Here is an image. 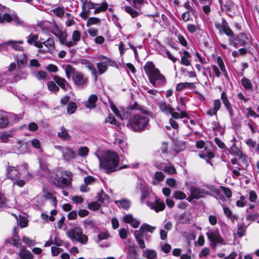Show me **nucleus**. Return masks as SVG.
<instances>
[{
    "label": "nucleus",
    "instance_id": "1",
    "mask_svg": "<svg viewBox=\"0 0 259 259\" xmlns=\"http://www.w3.org/2000/svg\"><path fill=\"white\" fill-rule=\"evenodd\" d=\"M150 112L144 110L143 112L134 114L129 118L127 126L136 132H142L148 128L149 118L147 115Z\"/></svg>",
    "mask_w": 259,
    "mask_h": 259
},
{
    "label": "nucleus",
    "instance_id": "2",
    "mask_svg": "<svg viewBox=\"0 0 259 259\" xmlns=\"http://www.w3.org/2000/svg\"><path fill=\"white\" fill-rule=\"evenodd\" d=\"M144 71L147 74L149 82L155 88H158L165 82L164 76L156 68L152 62L149 61L144 66Z\"/></svg>",
    "mask_w": 259,
    "mask_h": 259
},
{
    "label": "nucleus",
    "instance_id": "3",
    "mask_svg": "<svg viewBox=\"0 0 259 259\" xmlns=\"http://www.w3.org/2000/svg\"><path fill=\"white\" fill-rule=\"evenodd\" d=\"M95 155L99 159L104 169L111 171L116 170L119 162V157L116 152L110 150L107 151L104 154L102 161H101L100 156L97 153H95Z\"/></svg>",
    "mask_w": 259,
    "mask_h": 259
},
{
    "label": "nucleus",
    "instance_id": "4",
    "mask_svg": "<svg viewBox=\"0 0 259 259\" xmlns=\"http://www.w3.org/2000/svg\"><path fill=\"white\" fill-rule=\"evenodd\" d=\"M72 176V173L69 171L58 170L56 171L53 182L56 186L64 188L71 185Z\"/></svg>",
    "mask_w": 259,
    "mask_h": 259
},
{
    "label": "nucleus",
    "instance_id": "5",
    "mask_svg": "<svg viewBox=\"0 0 259 259\" xmlns=\"http://www.w3.org/2000/svg\"><path fill=\"white\" fill-rule=\"evenodd\" d=\"M156 227L152 226L148 224L144 223L142 224L139 230H137L134 232V236L137 242L141 249L145 248V244L144 240V235L145 232L153 233Z\"/></svg>",
    "mask_w": 259,
    "mask_h": 259
},
{
    "label": "nucleus",
    "instance_id": "6",
    "mask_svg": "<svg viewBox=\"0 0 259 259\" xmlns=\"http://www.w3.org/2000/svg\"><path fill=\"white\" fill-rule=\"evenodd\" d=\"M23 114H15L1 110V127H6L17 122L22 119Z\"/></svg>",
    "mask_w": 259,
    "mask_h": 259
},
{
    "label": "nucleus",
    "instance_id": "7",
    "mask_svg": "<svg viewBox=\"0 0 259 259\" xmlns=\"http://www.w3.org/2000/svg\"><path fill=\"white\" fill-rule=\"evenodd\" d=\"M190 195L187 200L191 202L193 199H199L205 195L211 196V193L205 189L198 186H191L190 188Z\"/></svg>",
    "mask_w": 259,
    "mask_h": 259
},
{
    "label": "nucleus",
    "instance_id": "8",
    "mask_svg": "<svg viewBox=\"0 0 259 259\" xmlns=\"http://www.w3.org/2000/svg\"><path fill=\"white\" fill-rule=\"evenodd\" d=\"M230 44L235 48L240 47H246L249 45L250 41L247 34L240 33L229 38Z\"/></svg>",
    "mask_w": 259,
    "mask_h": 259
},
{
    "label": "nucleus",
    "instance_id": "9",
    "mask_svg": "<svg viewBox=\"0 0 259 259\" xmlns=\"http://www.w3.org/2000/svg\"><path fill=\"white\" fill-rule=\"evenodd\" d=\"M68 236L72 240H75L81 244H85L88 241V237L83 234L82 230L79 227L70 230L68 232Z\"/></svg>",
    "mask_w": 259,
    "mask_h": 259
},
{
    "label": "nucleus",
    "instance_id": "10",
    "mask_svg": "<svg viewBox=\"0 0 259 259\" xmlns=\"http://www.w3.org/2000/svg\"><path fill=\"white\" fill-rule=\"evenodd\" d=\"M99 59L100 62L97 63L99 75H102L107 70L108 65L111 66L116 65V63L115 61L103 55L100 56Z\"/></svg>",
    "mask_w": 259,
    "mask_h": 259
},
{
    "label": "nucleus",
    "instance_id": "11",
    "mask_svg": "<svg viewBox=\"0 0 259 259\" xmlns=\"http://www.w3.org/2000/svg\"><path fill=\"white\" fill-rule=\"evenodd\" d=\"M206 235L211 242V246L215 249L218 244H222L224 239L222 238L218 230H211L206 233Z\"/></svg>",
    "mask_w": 259,
    "mask_h": 259
},
{
    "label": "nucleus",
    "instance_id": "12",
    "mask_svg": "<svg viewBox=\"0 0 259 259\" xmlns=\"http://www.w3.org/2000/svg\"><path fill=\"white\" fill-rule=\"evenodd\" d=\"M42 48L39 49V52L41 54L47 53L52 54L55 50V42L52 38H49L46 40L41 39Z\"/></svg>",
    "mask_w": 259,
    "mask_h": 259
},
{
    "label": "nucleus",
    "instance_id": "13",
    "mask_svg": "<svg viewBox=\"0 0 259 259\" xmlns=\"http://www.w3.org/2000/svg\"><path fill=\"white\" fill-rule=\"evenodd\" d=\"M53 34L59 39L61 45H65L68 48L74 46V42L67 40L68 34L65 31H62L59 28H57L53 32Z\"/></svg>",
    "mask_w": 259,
    "mask_h": 259
},
{
    "label": "nucleus",
    "instance_id": "14",
    "mask_svg": "<svg viewBox=\"0 0 259 259\" xmlns=\"http://www.w3.org/2000/svg\"><path fill=\"white\" fill-rule=\"evenodd\" d=\"M72 80L76 85L81 88H85L88 84V77L79 71L76 72L74 74L72 77Z\"/></svg>",
    "mask_w": 259,
    "mask_h": 259
},
{
    "label": "nucleus",
    "instance_id": "15",
    "mask_svg": "<svg viewBox=\"0 0 259 259\" xmlns=\"http://www.w3.org/2000/svg\"><path fill=\"white\" fill-rule=\"evenodd\" d=\"M59 149H61L62 158L65 162H69L76 158L77 154L71 147L69 146L60 147Z\"/></svg>",
    "mask_w": 259,
    "mask_h": 259
},
{
    "label": "nucleus",
    "instance_id": "16",
    "mask_svg": "<svg viewBox=\"0 0 259 259\" xmlns=\"http://www.w3.org/2000/svg\"><path fill=\"white\" fill-rule=\"evenodd\" d=\"M97 3H92L91 1L86 4L82 8V12L79 14V16L83 20H86L90 15V10L95 9Z\"/></svg>",
    "mask_w": 259,
    "mask_h": 259
},
{
    "label": "nucleus",
    "instance_id": "17",
    "mask_svg": "<svg viewBox=\"0 0 259 259\" xmlns=\"http://www.w3.org/2000/svg\"><path fill=\"white\" fill-rule=\"evenodd\" d=\"M14 58L17 61L19 68H24L27 62V57L23 52L14 55Z\"/></svg>",
    "mask_w": 259,
    "mask_h": 259
},
{
    "label": "nucleus",
    "instance_id": "18",
    "mask_svg": "<svg viewBox=\"0 0 259 259\" xmlns=\"http://www.w3.org/2000/svg\"><path fill=\"white\" fill-rule=\"evenodd\" d=\"M41 38L38 40V35L33 33H31L27 37V42L29 45H33L35 47L38 49L42 48Z\"/></svg>",
    "mask_w": 259,
    "mask_h": 259
},
{
    "label": "nucleus",
    "instance_id": "19",
    "mask_svg": "<svg viewBox=\"0 0 259 259\" xmlns=\"http://www.w3.org/2000/svg\"><path fill=\"white\" fill-rule=\"evenodd\" d=\"M6 176L8 179L14 181L20 178V173L16 167L8 166L6 169Z\"/></svg>",
    "mask_w": 259,
    "mask_h": 259
},
{
    "label": "nucleus",
    "instance_id": "20",
    "mask_svg": "<svg viewBox=\"0 0 259 259\" xmlns=\"http://www.w3.org/2000/svg\"><path fill=\"white\" fill-rule=\"evenodd\" d=\"M238 157H239L238 163V166H237L236 168H238V170L245 169L250 163L249 157L245 155H243V153Z\"/></svg>",
    "mask_w": 259,
    "mask_h": 259
},
{
    "label": "nucleus",
    "instance_id": "21",
    "mask_svg": "<svg viewBox=\"0 0 259 259\" xmlns=\"http://www.w3.org/2000/svg\"><path fill=\"white\" fill-rule=\"evenodd\" d=\"M147 205L150 207L152 209H154L156 212L164 210L165 208L164 202L156 198L154 203L148 201Z\"/></svg>",
    "mask_w": 259,
    "mask_h": 259
},
{
    "label": "nucleus",
    "instance_id": "22",
    "mask_svg": "<svg viewBox=\"0 0 259 259\" xmlns=\"http://www.w3.org/2000/svg\"><path fill=\"white\" fill-rule=\"evenodd\" d=\"M79 62L91 71L92 75L94 76L96 79L97 77V72L95 66L89 60L84 59H80Z\"/></svg>",
    "mask_w": 259,
    "mask_h": 259
},
{
    "label": "nucleus",
    "instance_id": "23",
    "mask_svg": "<svg viewBox=\"0 0 259 259\" xmlns=\"http://www.w3.org/2000/svg\"><path fill=\"white\" fill-rule=\"evenodd\" d=\"M221 106V102L220 99H216L213 102V107L210 108L207 112L206 114L209 116L216 115L217 112L220 110Z\"/></svg>",
    "mask_w": 259,
    "mask_h": 259
},
{
    "label": "nucleus",
    "instance_id": "24",
    "mask_svg": "<svg viewBox=\"0 0 259 259\" xmlns=\"http://www.w3.org/2000/svg\"><path fill=\"white\" fill-rule=\"evenodd\" d=\"M142 255L147 259H158V255L156 251L152 249L143 250Z\"/></svg>",
    "mask_w": 259,
    "mask_h": 259
},
{
    "label": "nucleus",
    "instance_id": "25",
    "mask_svg": "<svg viewBox=\"0 0 259 259\" xmlns=\"http://www.w3.org/2000/svg\"><path fill=\"white\" fill-rule=\"evenodd\" d=\"M6 46H11L13 49L16 51H19L21 52H23L24 51L23 47L18 45L16 42V41L11 40L1 43V49Z\"/></svg>",
    "mask_w": 259,
    "mask_h": 259
},
{
    "label": "nucleus",
    "instance_id": "26",
    "mask_svg": "<svg viewBox=\"0 0 259 259\" xmlns=\"http://www.w3.org/2000/svg\"><path fill=\"white\" fill-rule=\"evenodd\" d=\"M53 79L62 89L65 91L67 90L68 83L65 79L59 76H54Z\"/></svg>",
    "mask_w": 259,
    "mask_h": 259
},
{
    "label": "nucleus",
    "instance_id": "27",
    "mask_svg": "<svg viewBox=\"0 0 259 259\" xmlns=\"http://www.w3.org/2000/svg\"><path fill=\"white\" fill-rule=\"evenodd\" d=\"M124 222L126 223L130 224L134 228H137L140 225V221L136 219H134L132 215L127 214L123 219Z\"/></svg>",
    "mask_w": 259,
    "mask_h": 259
},
{
    "label": "nucleus",
    "instance_id": "28",
    "mask_svg": "<svg viewBox=\"0 0 259 259\" xmlns=\"http://www.w3.org/2000/svg\"><path fill=\"white\" fill-rule=\"evenodd\" d=\"M97 201L101 205L106 206L109 203V197L104 191L98 194Z\"/></svg>",
    "mask_w": 259,
    "mask_h": 259
},
{
    "label": "nucleus",
    "instance_id": "29",
    "mask_svg": "<svg viewBox=\"0 0 259 259\" xmlns=\"http://www.w3.org/2000/svg\"><path fill=\"white\" fill-rule=\"evenodd\" d=\"M157 106H158L160 110L163 113L168 115L170 112L171 107L167 104L164 101H160L158 102Z\"/></svg>",
    "mask_w": 259,
    "mask_h": 259
},
{
    "label": "nucleus",
    "instance_id": "30",
    "mask_svg": "<svg viewBox=\"0 0 259 259\" xmlns=\"http://www.w3.org/2000/svg\"><path fill=\"white\" fill-rule=\"evenodd\" d=\"M98 99V97L97 95H91L85 104V107L89 109L95 108L96 107V102Z\"/></svg>",
    "mask_w": 259,
    "mask_h": 259
},
{
    "label": "nucleus",
    "instance_id": "31",
    "mask_svg": "<svg viewBox=\"0 0 259 259\" xmlns=\"http://www.w3.org/2000/svg\"><path fill=\"white\" fill-rule=\"evenodd\" d=\"M236 141V138H234L232 139L230 142L232 143V145L230 147V153L236 156H239L241 155L242 153V151L240 150V149L236 146L235 142Z\"/></svg>",
    "mask_w": 259,
    "mask_h": 259
},
{
    "label": "nucleus",
    "instance_id": "32",
    "mask_svg": "<svg viewBox=\"0 0 259 259\" xmlns=\"http://www.w3.org/2000/svg\"><path fill=\"white\" fill-rule=\"evenodd\" d=\"M19 255L21 259H32L33 258V254L23 247L19 251Z\"/></svg>",
    "mask_w": 259,
    "mask_h": 259
},
{
    "label": "nucleus",
    "instance_id": "33",
    "mask_svg": "<svg viewBox=\"0 0 259 259\" xmlns=\"http://www.w3.org/2000/svg\"><path fill=\"white\" fill-rule=\"evenodd\" d=\"M127 257L130 259H136L137 256V247L130 246L127 248Z\"/></svg>",
    "mask_w": 259,
    "mask_h": 259
},
{
    "label": "nucleus",
    "instance_id": "34",
    "mask_svg": "<svg viewBox=\"0 0 259 259\" xmlns=\"http://www.w3.org/2000/svg\"><path fill=\"white\" fill-rule=\"evenodd\" d=\"M58 136L63 141H69L71 140V137L64 127L61 128V132L58 133Z\"/></svg>",
    "mask_w": 259,
    "mask_h": 259
},
{
    "label": "nucleus",
    "instance_id": "35",
    "mask_svg": "<svg viewBox=\"0 0 259 259\" xmlns=\"http://www.w3.org/2000/svg\"><path fill=\"white\" fill-rule=\"evenodd\" d=\"M108 4L106 2H103L101 4L97 3L94 12V14H97L101 12H104L108 9Z\"/></svg>",
    "mask_w": 259,
    "mask_h": 259
},
{
    "label": "nucleus",
    "instance_id": "36",
    "mask_svg": "<svg viewBox=\"0 0 259 259\" xmlns=\"http://www.w3.org/2000/svg\"><path fill=\"white\" fill-rule=\"evenodd\" d=\"M161 52L160 54L162 55L163 57H167L169 60H171L174 63H175L177 58L174 56H173L169 52L168 50H167L165 47H161L160 48Z\"/></svg>",
    "mask_w": 259,
    "mask_h": 259
},
{
    "label": "nucleus",
    "instance_id": "37",
    "mask_svg": "<svg viewBox=\"0 0 259 259\" xmlns=\"http://www.w3.org/2000/svg\"><path fill=\"white\" fill-rule=\"evenodd\" d=\"M44 197L49 199L51 202L52 204L55 206L57 204V201L56 197L54 196V192L52 191H45V190H44Z\"/></svg>",
    "mask_w": 259,
    "mask_h": 259
},
{
    "label": "nucleus",
    "instance_id": "38",
    "mask_svg": "<svg viewBox=\"0 0 259 259\" xmlns=\"http://www.w3.org/2000/svg\"><path fill=\"white\" fill-rule=\"evenodd\" d=\"M186 100V97H181L178 101V106L176 110L179 112H186V106L185 101Z\"/></svg>",
    "mask_w": 259,
    "mask_h": 259
},
{
    "label": "nucleus",
    "instance_id": "39",
    "mask_svg": "<svg viewBox=\"0 0 259 259\" xmlns=\"http://www.w3.org/2000/svg\"><path fill=\"white\" fill-rule=\"evenodd\" d=\"M64 71L67 78L69 79L71 77H73V76L77 72L75 71V68L69 64H68L65 66Z\"/></svg>",
    "mask_w": 259,
    "mask_h": 259
},
{
    "label": "nucleus",
    "instance_id": "40",
    "mask_svg": "<svg viewBox=\"0 0 259 259\" xmlns=\"http://www.w3.org/2000/svg\"><path fill=\"white\" fill-rule=\"evenodd\" d=\"M241 82L245 91L252 90L253 85L250 79L245 77H243L241 80Z\"/></svg>",
    "mask_w": 259,
    "mask_h": 259
},
{
    "label": "nucleus",
    "instance_id": "41",
    "mask_svg": "<svg viewBox=\"0 0 259 259\" xmlns=\"http://www.w3.org/2000/svg\"><path fill=\"white\" fill-rule=\"evenodd\" d=\"M169 114L171 115L172 117L176 119H183L185 116H187V113L186 112H176L175 111V109L173 108L171 109L170 112L169 113Z\"/></svg>",
    "mask_w": 259,
    "mask_h": 259
},
{
    "label": "nucleus",
    "instance_id": "42",
    "mask_svg": "<svg viewBox=\"0 0 259 259\" xmlns=\"http://www.w3.org/2000/svg\"><path fill=\"white\" fill-rule=\"evenodd\" d=\"M28 76L27 73L22 69V68H19L17 73L15 75V80H18L22 79H26Z\"/></svg>",
    "mask_w": 259,
    "mask_h": 259
},
{
    "label": "nucleus",
    "instance_id": "43",
    "mask_svg": "<svg viewBox=\"0 0 259 259\" xmlns=\"http://www.w3.org/2000/svg\"><path fill=\"white\" fill-rule=\"evenodd\" d=\"M116 205H120V206L124 209H127L129 208L131 205L130 201L125 199H122L120 200H116L115 201Z\"/></svg>",
    "mask_w": 259,
    "mask_h": 259
},
{
    "label": "nucleus",
    "instance_id": "44",
    "mask_svg": "<svg viewBox=\"0 0 259 259\" xmlns=\"http://www.w3.org/2000/svg\"><path fill=\"white\" fill-rule=\"evenodd\" d=\"M228 24V22L224 18H222V22L220 23H215L214 24V26L217 29H218L220 32V33H223V31L225 28V25H226Z\"/></svg>",
    "mask_w": 259,
    "mask_h": 259
},
{
    "label": "nucleus",
    "instance_id": "45",
    "mask_svg": "<svg viewBox=\"0 0 259 259\" xmlns=\"http://www.w3.org/2000/svg\"><path fill=\"white\" fill-rule=\"evenodd\" d=\"M32 201L36 206H41L44 203V197L42 195H37L32 199Z\"/></svg>",
    "mask_w": 259,
    "mask_h": 259
},
{
    "label": "nucleus",
    "instance_id": "46",
    "mask_svg": "<svg viewBox=\"0 0 259 259\" xmlns=\"http://www.w3.org/2000/svg\"><path fill=\"white\" fill-rule=\"evenodd\" d=\"M81 38L80 32L78 30H74L72 32V40L71 41L72 42H74V46L76 45V43L79 41Z\"/></svg>",
    "mask_w": 259,
    "mask_h": 259
},
{
    "label": "nucleus",
    "instance_id": "47",
    "mask_svg": "<svg viewBox=\"0 0 259 259\" xmlns=\"http://www.w3.org/2000/svg\"><path fill=\"white\" fill-rule=\"evenodd\" d=\"M124 9L126 12L128 13L133 18H136L139 15V12L133 9L131 6H125Z\"/></svg>",
    "mask_w": 259,
    "mask_h": 259
},
{
    "label": "nucleus",
    "instance_id": "48",
    "mask_svg": "<svg viewBox=\"0 0 259 259\" xmlns=\"http://www.w3.org/2000/svg\"><path fill=\"white\" fill-rule=\"evenodd\" d=\"M223 210L225 214L233 222L237 219V217L232 214L231 210L227 207H224Z\"/></svg>",
    "mask_w": 259,
    "mask_h": 259
},
{
    "label": "nucleus",
    "instance_id": "49",
    "mask_svg": "<svg viewBox=\"0 0 259 259\" xmlns=\"http://www.w3.org/2000/svg\"><path fill=\"white\" fill-rule=\"evenodd\" d=\"M84 226L87 229H95L96 227L95 222L90 219H85L84 221Z\"/></svg>",
    "mask_w": 259,
    "mask_h": 259
},
{
    "label": "nucleus",
    "instance_id": "50",
    "mask_svg": "<svg viewBox=\"0 0 259 259\" xmlns=\"http://www.w3.org/2000/svg\"><path fill=\"white\" fill-rule=\"evenodd\" d=\"M101 23V20L97 17H90L89 18L87 22V26H90L93 25H100Z\"/></svg>",
    "mask_w": 259,
    "mask_h": 259
},
{
    "label": "nucleus",
    "instance_id": "51",
    "mask_svg": "<svg viewBox=\"0 0 259 259\" xmlns=\"http://www.w3.org/2000/svg\"><path fill=\"white\" fill-rule=\"evenodd\" d=\"M13 136L12 132L1 133V142H8L9 138Z\"/></svg>",
    "mask_w": 259,
    "mask_h": 259
},
{
    "label": "nucleus",
    "instance_id": "52",
    "mask_svg": "<svg viewBox=\"0 0 259 259\" xmlns=\"http://www.w3.org/2000/svg\"><path fill=\"white\" fill-rule=\"evenodd\" d=\"M8 242L17 247H19L21 245L20 239L17 236H13L11 239L8 241Z\"/></svg>",
    "mask_w": 259,
    "mask_h": 259
},
{
    "label": "nucleus",
    "instance_id": "53",
    "mask_svg": "<svg viewBox=\"0 0 259 259\" xmlns=\"http://www.w3.org/2000/svg\"><path fill=\"white\" fill-rule=\"evenodd\" d=\"M101 206V204L97 201L88 203V207L92 210L96 211L99 210Z\"/></svg>",
    "mask_w": 259,
    "mask_h": 259
},
{
    "label": "nucleus",
    "instance_id": "54",
    "mask_svg": "<svg viewBox=\"0 0 259 259\" xmlns=\"http://www.w3.org/2000/svg\"><path fill=\"white\" fill-rule=\"evenodd\" d=\"M34 76L38 80L45 79L48 77V74L45 71H39L34 73Z\"/></svg>",
    "mask_w": 259,
    "mask_h": 259
},
{
    "label": "nucleus",
    "instance_id": "55",
    "mask_svg": "<svg viewBox=\"0 0 259 259\" xmlns=\"http://www.w3.org/2000/svg\"><path fill=\"white\" fill-rule=\"evenodd\" d=\"M77 109V106L76 104L73 102H70L67 105V113L69 114H72L74 113Z\"/></svg>",
    "mask_w": 259,
    "mask_h": 259
},
{
    "label": "nucleus",
    "instance_id": "56",
    "mask_svg": "<svg viewBox=\"0 0 259 259\" xmlns=\"http://www.w3.org/2000/svg\"><path fill=\"white\" fill-rule=\"evenodd\" d=\"M14 14L5 13L3 14L2 17L1 16V23L3 22H10L12 21Z\"/></svg>",
    "mask_w": 259,
    "mask_h": 259
},
{
    "label": "nucleus",
    "instance_id": "57",
    "mask_svg": "<svg viewBox=\"0 0 259 259\" xmlns=\"http://www.w3.org/2000/svg\"><path fill=\"white\" fill-rule=\"evenodd\" d=\"M47 84H48V89L50 91L53 92L54 93H57L58 92L59 88L56 85V83L54 81H49L48 82Z\"/></svg>",
    "mask_w": 259,
    "mask_h": 259
},
{
    "label": "nucleus",
    "instance_id": "58",
    "mask_svg": "<svg viewBox=\"0 0 259 259\" xmlns=\"http://www.w3.org/2000/svg\"><path fill=\"white\" fill-rule=\"evenodd\" d=\"M53 13L58 17H62L65 13L63 8L58 7L52 10Z\"/></svg>",
    "mask_w": 259,
    "mask_h": 259
},
{
    "label": "nucleus",
    "instance_id": "59",
    "mask_svg": "<svg viewBox=\"0 0 259 259\" xmlns=\"http://www.w3.org/2000/svg\"><path fill=\"white\" fill-rule=\"evenodd\" d=\"M221 98L225 107L231 105L225 92L224 91L221 93Z\"/></svg>",
    "mask_w": 259,
    "mask_h": 259
},
{
    "label": "nucleus",
    "instance_id": "60",
    "mask_svg": "<svg viewBox=\"0 0 259 259\" xmlns=\"http://www.w3.org/2000/svg\"><path fill=\"white\" fill-rule=\"evenodd\" d=\"M89 152V148L86 146L81 147L78 149V153L80 157L87 156Z\"/></svg>",
    "mask_w": 259,
    "mask_h": 259
},
{
    "label": "nucleus",
    "instance_id": "61",
    "mask_svg": "<svg viewBox=\"0 0 259 259\" xmlns=\"http://www.w3.org/2000/svg\"><path fill=\"white\" fill-rule=\"evenodd\" d=\"M224 26L225 28L223 31V33H225L226 35L229 36V38L234 37L235 36L234 35V33L229 27L228 24L227 25L226 24V26L225 25Z\"/></svg>",
    "mask_w": 259,
    "mask_h": 259
},
{
    "label": "nucleus",
    "instance_id": "62",
    "mask_svg": "<svg viewBox=\"0 0 259 259\" xmlns=\"http://www.w3.org/2000/svg\"><path fill=\"white\" fill-rule=\"evenodd\" d=\"M21 167L22 170L25 171L24 172V175H25V179L28 180L29 178L31 177V174L27 170L28 168V164L26 163H23L21 165Z\"/></svg>",
    "mask_w": 259,
    "mask_h": 259
},
{
    "label": "nucleus",
    "instance_id": "63",
    "mask_svg": "<svg viewBox=\"0 0 259 259\" xmlns=\"http://www.w3.org/2000/svg\"><path fill=\"white\" fill-rule=\"evenodd\" d=\"M111 109L117 117L121 119L122 120L125 119V117L121 115V109H118L115 106H111Z\"/></svg>",
    "mask_w": 259,
    "mask_h": 259
},
{
    "label": "nucleus",
    "instance_id": "64",
    "mask_svg": "<svg viewBox=\"0 0 259 259\" xmlns=\"http://www.w3.org/2000/svg\"><path fill=\"white\" fill-rule=\"evenodd\" d=\"M111 109L117 117L121 119L122 120L125 119V117L121 115V109H118L115 106H111Z\"/></svg>",
    "mask_w": 259,
    "mask_h": 259
}]
</instances>
